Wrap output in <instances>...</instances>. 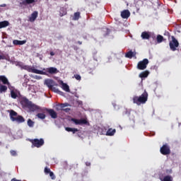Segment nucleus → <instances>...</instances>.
<instances>
[{"label":"nucleus","instance_id":"f257e3e1","mask_svg":"<svg viewBox=\"0 0 181 181\" xmlns=\"http://www.w3.org/2000/svg\"><path fill=\"white\" fill-rule=\"evenodd\" d=\"M148 94L145 90L143 94L140 96L135 95L133 98V103L137 105H141V104H145L148 100Z\"/></svg>","mask_w":181,"mask_h":181},{"label":"nucleus","instance_id":"f03ea898","mask_svg":"<svg viewBox=\"0 0 181 181\" xmlns=\"http://www.w3.org/2000/svg\"><path fill=\"white\" fill-rule=\"evenodd\" d=\"M10 117L13 122H16L18 124L25 122V119L22 115H19L16 111L11 110Z\"/></svg>","mask_w":181,"mask_h":181},{"label":"nucleus","instance_id":"7ed1b4c3","mask_svg":"<svg viewBox=\"0 0 181 181\" xmlns=\"http://www.w3.org/2000/svg\"><path fill=\"white\" fill-rule=\"evenodd\" d=\"M20 66L25 70H27L29 72H32V73H35V74H42V75H46V72L43 71H40L38 69H36L35 68H32V66H28V65H23V64H21Z\"/></svg>","mask_w":181,"mask_h":181},{"label":"nucleus","instance_id":"20e7f679","mask_svg":"<svg viewBox=\"0 0 181 181\" xmlns=\"http://www.w3.org/2000/svg\"><path fill=\"white\" fill-rule=\"evenodd\" d=\"M169 45L170 49L173 51H175L179 46V42L174 36H172V40L170 42Z\"/></svg>","mask_w":181,"mask_h":181},{"label":"nucleus","instance_id":"39448f33","mask_svg":"<svg viewBox=\"0 0 181 181\" xmlns=\"http://www.w3.org/2000/svg\"><path fill=\"white\" fill-rule=\"evenodd\" d=\"M30 141L33 144L34 147H37V148L41 147L45 144L43 139H32Z\"/></svg>","mask_w":181,"mask_h":181},{"label":"nucleus","instance_id":"423d86ee","mask_svg":"<svg viewBox=\"0 0 181 181\" xmlns=\"http://www.w3.org/2000/svg\"><path fill=\"white\" fill-rule=\"evenodd\" d=\"M160 151L164 156L169 155L171 153L170 148V146L167 144H164L160 148Z\"/></svg>","mask_w":181,"mask_h":181},{"label":"nucleus","instance_id":"0eeeda50","mask_svg":"<svg viewBox=\"0 0 181 181\" xmlns=\"http://www.w3.org/2000/svg\"><path fill=\"white\" fill-rule=\"evenodd\" d=\"M148 63V59H144L143 61L138 63L137 68L140 70H144L147 67Z\"/></svg>","mask_w":181,"mask_h":181},{"label":"nucleus","instance_id":"6e6552de","mask_svg":"<svg viewBox=\"0 0 181 181\" xmlns=\"http://www.w3.org/2000/svg\"><path fill=\"white\" fill-rule=\"evenodd\" d=\"M71 121L73 122L76 125L87 124L88 123L86 119H75V118H71Z\"/></svg>","mask_w":181,"mask_h":181},{"label":"nucleus","instance_id":"1a4fd4ad","mask_svg":"<svg viewBox=\"0 0 181 181\" xmlns=\"http://www.w3.org/2000/svg\"><path fill=\"white\" fill-rule=\"evenodd\" d=\"M45 84L47 85L49 89L53 86H58V84L54 80L49 78L45 81Z\"/></svg>","mask_w":181,"mask_h":181},{"label":"nucleus","instance_id":"9d476101","mask_svg":"<svg viewBox=\"0 0 181 181\" xmlns=\"http://www.w3.org/2000/svg\"><path fill=\"white\" fill-rule=\"evenodd\" d=\"M30 111L35 112L36 110L42 111L41 107L35 104H33L32 102H30V105L28 107Z\"/></svg>","mask_w":181,"mask_h":181},{"label":"nucleus","instance_id":"9b49d317","mask_svg":"<svg viewBox=\"0 0 181 181\" xmlns=\"http://www.w3.org/2000/svg\"><path fill=\"white\" fill-rule=\"evenodd\" d=\"M21 103L23 105V107L28 108L29 105L31 103V101H30L28 99L25 98H23L21 100Z\"/></svg>","mask_w":181,"mask_h":181},{"label":"nucleus","instance_id":"f8f14e48","mask_svg":"<svg viewBox=\"0 0 181 181\" xmlns=\"http://www.w3.org/2000/svg\"><path fill=\"white\" fill-rule=\"evenodd\" d=\"M45 175H49V176L51 177V178L52 180H55L56 179V176L54 175V173L52 171H51L50 168H49L48 167H45V170H44Z\"/></svg>","mask_w":181,"mask_h":181},{"label":"nucleus","instance_id":"ddd939ff","mask_svg":"<svg viewBox=\"0 0 181 181\" xmlns=\"http://www.w3.org/2000/svg\"><path fill=\"white\" fill-rule=\"evenodd\" d=\"M36 2H40V0H23L21 2V5L26 6V5H30L31 4H35Z\"/></svg>","mask_w":181,"mask_h":181},{"label":"nucleus","instance_id":"4468645a","mask_svg":"<svg viewBox=\"0 0 181 181\" xmlns=\"http://www.w3.org/2000/svg\"><path fill=\"white\" fill-rule=\"evenodd\" d=\"M121 16L123 19H127L130 16V12L129 10H124L121 13Z\"/></svg>","mask_w":181,"mask_h":181},{"label":"nucleus","instance_id":"2eb2a0df","mask_svg":"<svg viewBox=\"0 0 181 181\" xmlns=\"http://www.w3.org/2000/svg\"><path fill=\"white\" fill-rule=\"evenodd\" d=\"M47 112L53 119H56L57 117V113L53 109H47Z\"/></svg>","mask_w":181,"mask_h":181},{"label":"nucleus","instance_id":"dca6fc26","mask_svg":"<svg viewBox=\"0 0 181 181\" xmlns=\"http://www.w3.org/2000/svg\"><path fill=\"white\" fill-rule=\"evenodd\" d=\"M37 16H38V12L37 11H34L31 14V16L29 18L30 22H35V21L37 19Z\"/></svg>","mask_w":181,"mask_h":181},{"label":"nucleus","instance_id":"f3484780","mask_svg":"<svg viewBox=\"0 0 181 181\" xmlns=\"http://www.w3.org/2000/svg\"><path fill=\"white\" fill-rule=\"evenodd\" d=\"M141 37L142 39L148 40L151 37V34L148 32L144 31L141 33Z\"/></svg>","mask_w":181,"mask_h":181},{"label":"nucleus","instance_id":"a211bd4d","mask_svg":"<svg viewBox=\"0 0 181 181\" xmlns=\"http://www.w3.org/2000/svg\"><path fill=\"white\" fill-rule=\"evenodd\" d=\"M13 45L16 46H22L23 45H25L26 43V40H14L13 42Z\"/></svg>","mask_w":181,"mask_h":181},{"label":"nucleus","instance_id":"6ab92c4d","mask_svg":"<svg viewBox=\"0 0 181 181\" xmlns=\"http://www.w3.org/2000/svg\"><path fill=\"white\" fill-rule=\"evenodd\" d=\"M47 71L51 74H57L59 71L55 67H49L47 69Z\"/></svg>","mask_w":181,"mask_h":181},{"label":"nucleus","instance_id":"aec40b11","mask_svg":"<svg viewBox=\"0 0 181 181\" xmlns=\"http://www.w3.org/2000/svg\"><path fill=\"white\" fill-rule=\"evenodd\" d=\"M10 23L7 21H1L0 22V29H3L4 28H7V26H9Z\"/></svg>","mask_w":181,"mask_h":181},{"label":"nucleus","instance_id":"412c9836","mask_svg":"<svg viewBox=\"0 0 181 181\" xmlns=\"http://www.w3.org/2000/svg\"><path fill=\"white\" fill-rule=\"evenodd\" d=\"M81 18V13L78 11V12L74 13L72 20L78 21V19H80Z\"/></svg>","mask_w":181,"mask_h":181},{"label":"nucleus","instance_id":"4be33fe9","mask_svg":"<svg viewBox=\"0 0 181 181\" xmlns=\"http://www.w3.org/2000/svg\"><path fill=\"white\" fill-rule=\"evenodd\" d=\"M0 81H1L4 84H9L8 80L5 76H0Z\"/></svg>","mask_w":181,"mask_h":181},{"label":"nucleus","instance_id":"5701e85b","mask_svg":"<svg viewBox=\"0 0 181 181\" xmlns=\"http://www.w3.org/2000/svg\"><path fill=\"white\" fill-rule=\"evenodd\" d=\"M136 56V53H134L132 50L126 53L125 57L127 58H132Z\"/></svg>","mask_w":181,"mask_h":181},{"label":"nucleus","instance_id":"b1692460","mask_svg":"<svg viewBox=\"0 0 181 181\" xmlns=\"http://www.w3.org/2000/svg\"><path fill=\"white\" fill-rule=\"evenodd\" d=\"M115 132H116V129H109L107 130V132L106 135H107V136H113L115 134Z\"/></svg>","mask_w":181,"mask_h":181},{"label":"nucleus","instance_id":"393cba45","mask_svg":"<svg viewBox=\"0 0 181 181\" xmlns=\"http://www.w3.org/2000/svg\"><path fill=\"white\" fill-rule=\"evenodd\" d=\"M149 74V71H143L141 72L140 74H139V77L140 78H146Z\"/></svg>","mask_w":181,"mask_h":181},{"label":"nucleus","instance_id":"a878e982","mask_svg":"<svg viewBox=\"0 0 181 181\" xmlns=\"http://www.w3.org/2000/svg\"><path fill=\"white\" fill-rule=\"evenodd\" d=\"M65 129L69 132H72L73 134H75L76 132H78V129L76 128L66 127Z\"/></svg>","mask_w":181,"mask_h":181},{"label":"nucleus","instance_id":"bb28decb","mask_svg":"<svg viewBox=\"0 0 181 181\" xmlns=\"http://www.w3.org/2000/svg\"><path fill=\"white\" fill-rule=\"evenodd\" d=\"M7 90H8V88H7L6 86L1 85V86H0V93H1L6 92Z\"/></svg>","mask_w":181,"mask_h":181},{"label":"nucleus","instance_id":"cd10ccee","mask_svg":"<svg viewBox=\"0 0 181 181\" xmlns=\"http://www.w3.org/2000/svg\"><path fill=\"white\" fill-rule=\"evenodd\" d=\"M157 42L158 43H162V42H163L164 40V37L163 36L158 35L156 37Z\"/></svg>","mask_w":181,"mask_h":181},{"label":"nucleus","instance_id":"c85d7f7f","mask_svg":"<svg viewBox=\"0 0 181 181\" xmlns=\"http://www.w3.org/2000/svg\"><path fill=\"white\" fill-rule=\"evenodd\" d=\"M62 88L66 91V92H69L70 91V89H69V86L66 84V83H63L62 84Z\"/></svg>","mask_w":181,"mask_h":181},{"label":"nucleus","instance_id":"c756f323","mask_svg":"<svg viewBox=\"0 0 181 181\" xmlns=\"http://www.w3.org/2000/svg\"><path fill=\"white\" fill-rule=\"evenodd\" d=\"M161 181H173V177L170 175L164 177L163 179H160Z\"/></svg>","mask_w":181,"mask_h":181},{"label":"nucleus","instance_id":"7c9ffc66","mask_svg":"<svg viewBox=\"0 0 181 181\" xmlns=\"http://www.w3.org/2000/svg\"><path fill=\"white\" fill-rule=\"evenodd\" d=\"M67 104L58 105L56 107L57 110H62L63 107H66Z\"/></svg>","mask_w":181,"mask_h":181},{"label":"nucleus","instance_id":"2f4dec72","mask_svg":"<svg viewBox=\"0 0 181 181\" xmlns=\"http://www.w3.org/2000/svg\"><path fill=\"white\" fill-rule=\"evenodd\" d=\"M28 125L30 127H33L34 125H35V122L31 119H28Z\"/></svg>","mask_w":181,"mask_h":181},{"label":"nucleus","instance_id":"473e14b6","mask_svg":"<svg viewBox=\"0 0 181 181\" xmlns=\"http://www.w3.org/2000/svg\"><path fill=\"white\" fill-rule=\"evenodd\" d=\"M49 89L52 90V91L55 92V93H62L58 88H57L54 86H52Z\"/></svg>","mask_w":181,"mask_h":181},{"label":"nucleus","instance_id":"72a5a7b5","mask_svg":"<svg viewBox=\"0 0 181 181\" xmlns=\"http://www.w3.org/2000/svg\"><path fill=\"white\" fill-rule=\"evenodd\" d=\"M11 95L13 99H16L18 98V94L14 90L11 91Z\"/></svg>","mask_w":181,"mask_h":181},{"label":"nucleus","instance_id":"f704fd0d","mask_svg":"<svg viewBox=\"0 0 181 181\" xmlns=\"http://www.w3.org/2000/svg\"><path fill=\"white\" fill-rule=\"evenodd\" d=\"M37 117L41 119H44L46 117V115L44 113H38Z\"/></svg>","mask_w":181,"mask_h":181},{"label":"nucleus","instance_id":"c9c22d12","mask_svg":"<svg viewBox=\"0 0 181 181\" xmlns=\"http://www.w3.org/2000/svg\"><path fill=\"white\" fill-rule=\"evenodd\" d=\"M73 78H76V79L78 80V81L81 80V76L79 74H75Z\"/></svg>","mask_w":181,"mask_h":181},{"label":"nucleus","instance_id":"e433bc0d","mask_svg":"<svg viewBox=\"0 0 181 181\" xmlns=\"http://www.w3.org/2000/svg\"><path fill=\"white\" fill-rule=\"evenodd\" d=\"M11 155L13 156H16L17 155L16 151H13V150L11 151Z\"/></svg>","mask_w":181,"mask_h":181},{"label":"nucleus","instance_id":"4c0bfd02","mask_svg":"<svg viewBox=\"0 0 181 181\" xmlns=\"http://www.w3.org/2000/svg\"><path fill=\"white\" fill-rule=\"evenodd\" d=\"M6 59V56L0 54V60L1 59Z\"/></svg>","mask_w":181,"mask_h":181},{"label":"nucleus","instance_id":"58836bf2","mask_svg":"<svg viewBox=\"0 0 181 181\" xmlns=\"http://www.w3.org/2000/svg\"><path fill=\"white\" fill-rule=\"evenodd\" d=\"M150 35H151V37H152L153 39H156V35L155 34H152L151 33H150Z\"/></svg>","mask_w":181,"mask_h":181},{"label":"nucleus","instance_id":"ea45409f","mask_svg":"<svg viewBox=\"0 0 181 181\" xmlns=\"http://www.w3.org/2000/svg\"><path fill=\"white\" fill-rule=\"evenodd\" d=\"M70 108H65L63 110L66 111V112H69L70 111Z\"/></svg>","mask_w":181,"mask_h":181},{"label":"nucleus","instance_id":"a19ab883","mask_svg":"<svg viewBox=\"0 0 181 181\" xmlns=\"http://www.w3.org/2000/svg\"><path fill=\"white\" fill-rule=\"evenodd\" d=\"M11 181H21V180H17L16 178H13Z\"/></svg>","mask_w":181,"mask_h":181},{"label":"nucleus","instance_id":"79ce46f5","mask_svg":"<svg viewBox=\"0 0 181 181\" xmlns=\"http://www.w3.org/2000/svg\"><path fill=\"white\" fill-rule=\"evenodd\" d=\"M50 54H51L52 56H54L55 54H54V52H50Z\"/></svg>","mask_w":181,"mask_h":181},{"label":"nucleus","instance_id":"37998d69","mask_svg":"<svg viewBox=\"0 0 181 181\" xmlns=\"http://www.w3.org/2000/svg\"><path fill=\"white\" fill-rule=\"evenodd\" d=\"M2 8H4V6H6V4H3V5H1V6Z\"/></svg>","mask_w":181,"mask_h":181},{"label":"nucleus","instance_id":"c03bdc74","mask_svg":"<svg viewBox=\"0 0 181 181\" xmlns=\"http://www.w3.org/2000/svg\"><path fill=\"white\" fill-rule=\"evenodd\" d=\"M78 45H82V42H81V41H78Z\"/></svg>","mask_w":181,"mask_h":181},{"label":"nucleus","instance_id":"a18cd8bd","mask_svg":"<svg viewBox=\"0 0 181 181\" xmlns=\"http://www.w3.org/2000/svg\"><path fill=\"white\" fill-rule=\"evenodd\" d=\"M64 15H61V16H63Z\"/></svg>","mask_w":181,"mask_h":181}]
</instances>
